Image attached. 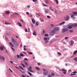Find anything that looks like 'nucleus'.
<instances>
[{
	"label": "nucleus",
	"instance_id": "nucleus-1",
	"mask_svg": "<svg viewBox=\"0 0 77 77\" xmlns=\"http://www.w3.org/2000/svg\"><path fill=\"white\" fill-rule=\"evenodd\" d=\"M72 13L74 14H72L71 15V17L73 18V20H74V19H75V17H74V15H75V16H77V12L76 11H73L72 12Z\"/></svg>",
	"mask_w": 77,
	"mask_h": 77
},
{
	"label": "nucleus",
	"instance_id": "nucleus-2",
	"mask_svg": "<svg viewBox=\"0 0 77 77\" xmlns=\"http://www.w3.org/2000/svg\"><path fill=\"white\" fill-rule=\"evenodd\" d=\"M49 39L48 37H45L44 38V40L45 41V44H46V43H48V42H49V41H48V40H49Z\"/></svg>",
	"mask_w": 77,
	"mask_h": 77
},
{
	"label": "nucleus",
	"instance_id": "nucleus-3",
	"mask_svg": "<svg viewBox=\"0 0 77 77\" xmlns=\"http://www.w3.org/2000/svg\"><path fill=\"white\" fill-rule=\"evenodd\" d=\"M69 29L66 28H63L61 30V32L63 33H64L65 32H66L67 31H68Z\"/></svg>",
	"mask_w": 77,
	"mask_h": 77
},
{
	"label": "nucleus",
	"instance_id": "nucleus-4",
	"mask_svg": "<svg viewBox=\"0 0 77 77\" xmlns=\"http://www.w3.org/2000/svg\"><path fill=\"white\" fill-rule=\"evenodd\" d=\"M43 70L44 71L43 74H44L45 75H48V71L45 69H43Z\"/></svg>",
	"mask_w": 77,
	"mask_h": 77
},
{
	"label": "nucleus",
	"instance_id": "nucleus-5",
	"mask_svg": "<svg viewBox=\"0 0 77 77\" xmlns=\"http://www.w3.org/2000/svg\"><path fill=\"white\" fill-rule=\"evenodd\" d=\"M73 27L72 24L70 23L69 25H68V29H71Z\"/></svg>",
	"mask_w": 77,
	"mask_h": 77
},
{
	"label": "nucleus",
	"instance_id": "nucleus-6",
	"mask_svg": "<svg viewBox=\"0 0 77 77\" xmlns=\"http://www.w3.org/2000/svg\"><path fill=\"white\" fill-rule=\"evenodd\" d=\"M12 41L14 45L15 44V42H17L16 41V40H14V39L13 38L12 39Z\"/></svg>",
	"mask_w": 77,
	"mask_h": 77
},
{
	"label": "nucleus",
	"instance_id": "nucleus-7",
	"mask_svg": "<svg viewBox=\"0 0 77 77\" xmlns=\"http://www.w3.org/2000/svg\"><path fill=\"white\" fill-rule=\"evenodd\" d=\"M69 19V17L68 16H67L65 18V20L66 21H68Z\"/></svg>",
	"mask_w": 77,
	"mask_h": 77
},
{
	"label": "nucleus",
	"instance_id": "nucleus-8",
	"mask_svg": "<svg viewBox=\"0 0 77 77\" xmlns=\"http://www.w3.org/2000/svg\"><path fill=\"white\" fill-rule=\"evenodd\" d=\"M72 73H73L74 74H72V73H71V74L70 75H75V74L77 73V72L75 71L74 72H72Z\"/></svg>",
	"mask_w": 77,
	"mask_h": 77
},
{
	"label": "nucleus",
	"instance_id": "nucleus-9",
	"mask_svg": "<svg viewBox=\"0 0 77 77\" xmlns=\"http://www.w3.org/2000/svg\"><path fill=\"white\" fill-rule=\"evenodd\" d=\"M65 22H63L59 24V26H62V25H63V24H65Z\"/></svg>",
	"mask_w": 77,
	"mask_h": 77
},
{
	"label": "nucleus",
	"instance_id": "nucleus-10",
	"mask_svg": "<svg viewBox=\"0 0 77 77\" xmlns=\"http://www.w3.org/2000/svg\"><path fill=\"white\" fill-rule=\"evenodd\" d=\"M62 71L63 72V73L64 74H66V72L67 71L66 70H64L63 69H62Z\"/></svg>",
	"mask_w": 77,
	"mask_h": 77
},
{
	"label": "nucleus",
	"instance_id": "nucleus-11",
	"mask_svg": "<svg viewBox=\"0 0 77 77\" xmlns=\"http://www.w3.org/2000/svg\"><path fill=\"white\" fill-rule=\"evenodd\" d=\"M5 49V47L3 46H2V47L0 46V49L1 51H3V49Z\"/></svg>",
	"mask_w": 77,
	"mask_h": 77
},
{
	"label": "nucleus",
	"instance_id": "nucleus-12",
	"mask_svg": "<svg viewBox=\"0 0 77 77\" xmlns=\"http://www.w3.org/2000/svg\"><path fill=\"white\" fill-rule=\"evenodd\" d=\"M2 59L3 60H5V57H4L0 55V59Z\"/></svg>",
	"mask_w": 77,
	"mask_h": 77
},
{
	"label": "nucleus",
	"instance_id": "nucleus-13",
	"mask_svg": "<svg viewBox=\"0 0 77 77\" xmlns=\"http://www.w3.org/2000/svg\"><path fill=\"white\" fill-rule=\"evenodd\" d=\"M32 22L33 24H35V20H34L33 19H32Z\"/></svg>",
	"mask_w": 77,
	"mask_h": 77
},
{
	"label": "nucleus",
	"instance_id": "nucleus-14",
	"mask_svg": "<svg viewBox=\"0 0 77 77\" xmlns=\"http://www.w3.org/2000/svg\"><path fill=\"white\" fill-rule=\"evenodd\" d=\"M5 14H10V12L8 11H5Z\"/></svg>",
	"mask_w": 77,
	"mask_h": 77
},
{
	"label": "nucleus",
	"instance_id": "nucleus-15",
	"mask_svg": "<svg viewBox=\"0 0 77 77\" xmlns=\"http://www.w3.org/2000/svg\"><path fill=\"white\" fill-rule=\"evenodd\" d=\"M18 23V24H19V26H20V27H22V25H21V23L20 22H17Z\"/></svg>",
	"mask_w": 77,
	"mask_h": 77
},
{
	"label": "nucleus",
	"instance_id": "nucleus-16",
	"mask_svg": "<svg viewBox=\"0 0 77 77\" xmlns=\"http://www.w3.org/2000/svg\"><path fill=\"white\" fill-rule=\"evenodd\" d=\"M72 26L73 27H77V24L76 23H75L74 24H72Z\"/></svg>",
	"mask_w": 77,
	"mask_h": 77
},
{
	"label": "nucleus",
	"instance_id": "nucleus-17",
	"mask_svg": "<svg viewBox=\"0 0 77 77\" xmlns=\"http://www.w3.org/2000/svg\"><path fill=\"white\" fill-rule=\"evenodd\" d=\"M59 28H58V27H57V28H55L54 29V30L55 31H57V30H59Z\"/></svg>",
	"mask_w": 77,
	"mask_h": 77
},
{
	"label": "nucleus",
	"instance_id": "nucleus-18",
	"mask_svg": "<svg viewBox=\"0 0 77 77\" xmlns=\"http://www.w3.org/2000/svg\"><path fill=\"white\" fill-rule=\"evenodd\" d=\"M49 34L51 36H53V35H54V34L52 32V31Z\"/></svg>",
	"mask_w": 77,
	"mask_h": 77
},
{
	"label": "nucleus",
	"instance_id": "nucleus-19",
	"mask_svg": "<svg viewBox=\"0 0 77 77\" xmlns=\"http://www.w3.org/2000/svg\"><path fill=\"white\" fill-rule=\"evenodd\" d=\"M52 32H53L54 34L56 33V31L54 29H53L52 31Z\"/></svg>",
	"mask_w": 77,
	"mask_h": 77
},
{
	"label": "nucleus",
	"instance_id": "nucleus-20",
	"mask_svg": "<svg viewBox=\"0 0 77 77\" xmlns=\"http://www.w3.org/2000/svg\"><path fill=\"white\" fill-rule=\"evenodd\" d=\"M76 53H77V51H74L73 54V55H74V54H75Z\"/></svg>",
	"mask_w": 77,
	"mask_h": 77
},
{
	"label": "nucleus",
	"instance_id": "nucleus-21",
	"mask_svg": "<svg viewBox=\"0 0 77 77\" xmlns=\"http://www.w3.org/2000/svg\"><path fill=\"white\" fill-rule=\"evenodd\" d=\"M35 68L36 69H37V70H38L39 71L40 70V68H39L38 67H35Z\"/></svg>",
	"mask_w": 77,
	"mask_h": 77
},
{
	"label": "nucleus",
	"instance_id": "nucleus-22",
	"mask_svg": "<svg viewBox=\"0 0 77 77\" xmlns=\"http://www.w3.org/2000/svg\"><path fill=\"white\" fill-rule=\"evenodd\" d=\"M48 77H54L53 76H51L50 74L48 75Z\"/></svg>",
	"mask_w": 77,
	"mask_h": 77
},
{
	"label": "nucleus",
	"instance_id": "nucleus-23",
	"mask_svg": "<svg viewBox=\"0 0 77 77\" xmlns=\"http://www.w3.org/2000/svg\"><path fill=\"white\" fill-rule=\"evenodd\" d=\"M42 5H43V6H46V7H47L48 6H47V5L43 3Z\"/></svg>",
	"mask_w": 77,
	"mask_h": 77
},
{
	"label": "nucleus",
	"instance_id": "nucleus-24",
	"mask_svg": "<svg viewBox=\"0 0 77 77\" xmlns=\"http://www.w3.org/2000/svg\"><path fill=\"white\" fill-rule=\"evenodd\" d=\"M51 75L52 76H54L55 75V74L54 73H53V72H51Z\"/></svg>",
	"mask_w": 77,
	"mask_h": 77
},
{
	"label": "nucleus",
	"instance_id": "nucleus-25",
	"mask_svg": "<svg viewBox=\"0 0 77 77\" xmlns=\"http://www.w3.org/2000/svg\"><path fill=\"white\" fill-rule=\"evenodd\" d=\"M21 65L23 66V68H25V65H24V64H23L22 63H21Z\"/></svg>",
	"mask_w": 77,
	"mask_h": 77
},
{
	"label": "nucleus",
	"instance_id": "nucleus-26",
	"mask_svg": "<svg viewBox=\"0 0 77 77\" xmlns=\"http://www.w3.org/2000/svg\"><path fill=\"white\" fill-rule=\"evenodd\" d=\"M74 60L76 62H77V57H75L74 58Z\"/></svg>",
	"mask_w": 77,
	"mask_h": 77
},
{
	"label": "nucleus",
	"instance_id": "nucleus-27",
	"mask_svg": "<svg viewBox=\"0 0 77 77\" xmlns=\"http://www.w3.org/2000/svg\"><path fill=\"white\" fill-rule=\"evenodd\" d=\"M55 1L56 2V4H57L59 3V2H58V0H55Z\"/></svg>",
	"mask_w": 77,
	"mask_h": 77
},
{
	"label": "nucleus",
	"instance_id": "nucleus-28",
	"mask_svg": "<svg viewBox=\"0 0 77 77\" xmlns=\"http://www.w3.org/2000/svg\"><path fill=\"white\" fill-rule=\"evenodd\" d=\"M45 30L43 29V35H44V33H45Z\"/></svg>",
	"mask_w": 77,
	"mask_h": 77
},
{
	"label": "nucleus",
	"instance_id": "nucleus-29",
	"mask_svg": "<svg viewBox=\"0 0 77 77\" xmlns=\"http://www.w3.org/2000/svg\"><path fill=\"white\" fill-rule=\"evenodd\" d=\"M9 44H10V45H11V46H12V47H14V45H12V43H11V42H10Z\"/></svg>",
	"mask_w": 77,
	"mask_h": 77
},
{
	"label": "nucleus",
	"instance_id": "nucleus-30",
	"mask_svg": "<svg viewBox=\"0 0 77 77\" xmlns=\"http://www.w3.org/2000/svg\"><path fill=\"white\" fill-rule=\"evenodd\" d=\"M57 54L59 55V56H60L61 55V54L60 52H58Z\"/></svg>",
	"mask_w": 77,
	"mask_h": 77
},
{
	"label": "nucleus",
	"instance_id": "nucleus-31",
	"mask_svg": "<svg viewBox=\"0 0 77 77\" xmlns=\"http://www.w3.org/2000/svg\"><path fill=\"white\" fill-rule=\"evenodd\" d=\"M36 26H38L39 25V23H38V22H36Z\"/></svg>",
	"mask_w": 77,
	"mask_h": 77
},
{
	"label": "nucleus",
	"instance_id": "nucleus-32",
	"mask_svg": "<svg viewBox=\"0 0 77 77\" xmlns=\"http://www.w3.org/2000/svg\"><path fill=\"white\" fill-rule=\"evenodd\" d=\"M19 67H20V69H22V70H24V69L23 68H22V67H21V66H19Z\"/></svg>",
	"mask_w": 77,
	"mask_h": 77
},
{
	"label": "nucleus",
	"instance_id": "nucleus-33",
	"mask_svg": "<svg viewBox=\"0 0 77 77\" xmlns=\"http://www.w3.org/2000/svg\"><path fill=\"white\" fill-rule=\"evenodd\" d=\"M29 74L30 75V76H32V73H31L30 72H28Z\"/></svg>",
	"mask_w": 77,
	"mask_h": 77
},
{
	"label": "nucleus",
	"instance_id": "nucleus-34",
	"mask_svg": "<svg viewBox=\"0 0 77 77\" xmlns=\"http://www.w3.org/2000/svg\"><path fill=\"white\" fill-rule=\"evenodd\" d=\"M28 53H29V54H31V55L33 54V53L32 52H28Z\"/></svg>",
	"mask_w": 77,
	"mask_h": 77
},
{
	"label": "nucleus",
	"instance_id": "nucleus-35",
	"mask_svg": "<svg viewBox=\"0 0 77 77\" xmlns=\"http://www.w3.org/2000/svg\"><path fill=\"white\" fill-rule=\"evenodd\" d=\"M45 14H47L48 13V11H47L46 10H45Z\"/></svg>",
	"mask_w": 77,
	"mask_h": 77
},
{
	"label": "nucleus",
	"instance_id": "nucleus-36",
	"mask_svg": "<svg viewBox=\"0 0 77 77\" xmlns=\"http://www.w3.org/2000/svg\"><path fill=\"white\" fill-rule=\"evenodd\" d=\"M69 31L70 33H72L73 32V30H70Z\"/></svg>",
	"mask_w": 77,
	"mask_h": 77
},
{
	"label": "nucleus",
	"instance_id": "nucleus-37",
	"mask_svg": "<svg viewBox=\"0 0 77 77\" xmlns=\"http://www.w3.org/2000/svg\"><path fill=\"white\" fill-rule=\"evenodd\" d=\"M20 56H22V57H24V56L23 55V54L20 53Z\"/></svg>",
	"mask_w": 77,
	"mask_h": 77
},
{
	"label": "nucleus",
	"instance_id": "nucleus-38",
	"mask_svg": "<svg viewBox=\"0 0 77 77\" xmlns=\"http://www.w3.org/2000/svg\"><path fill=\"white\" fill-rule=\"evenodd\" d=\"M25 65H28V64H27V62H25Z\"/></svg>",
	"mask_w": 77,
	"mask_h": 77
},
{
	"label": "nucleus",
	"instance_id": "nucleus-39",
	"mask_svg": "<svg viewBox=\"0 0 77 77\" xmlns=\"http://www.w3.org/2000/svg\"><path fill=\"white\" fill-rule=\"evenodd\" d=\"M17 59H19V57H20V55H17Z\"/></svg>",
	"mask_w": 77,
	"mask_h": 77
},
{
	"label": "nucleus",
	"instance_id": "nucleus-40",
	"mask_svg": "<svg viewBox=\"0 0 77 77\" xmlns=\"http://www.w3.org/2000/svg\"><path fill=\"white\" fill-rule=\"evenodd\" d=\"M33 35H34V36H36V33H35L34 32L33 33Z\"/></svg>",
	"mask_w": 77,
	"mask_h": 77
},
{
	"label": "nucleus",
	"instance_id": "nucleus-41",
	"mask_svg": "<svg viewBox=\"0 0 77 77\" xmlns=\"http://www.w3.org/2000/svg\"><path fill=\"white\" fill-rule=\"evenodd\" d=\"M47 18H50L51 17L49 16H47Z\"/></svg>",
	"mask_w": 77,
	"mask_h": 77
},
{
	"label": "nucleus",
	"instance_id": "nucleus-42",
	"mask_svg": "<svg viewBox=\"0 0 77 77\" xmlns=\"http://www.w3.org/2000/svg\"><path fill=\"white\" fill-rule=\"evenodd\" d=\"M51 26L52 27H53V26L54 25L53 24H51Z\"/></svg>",
	"mask_w": 77,
	"mask_h": 77
},
{
	"label": "nucleus",
	"instance_id": "nucleus-43",
	"mask_svg": "<svg viewBox=\"0 0 77 77\" xmlns=\"http://www.w3.org/2000/svg\"><path fill=\"white\" fill-rule=\"evenodd\" d=\"M20 21L21 22H22V23H24V20H20Z\"/></svg>",
	"mask_w": 77,
	"mask_h": 77
},
{
	"label": "nucleus",
	"instance_id": "nucleus-44",
	"mask_svg": "<svg viewBox=\"0 0 77 77\" xmlns=\"http://www.w3.org/2000/svg\"><path fill=\"white\" fill-rule=\"evenodd\" d=\"M5 24H6V25H7V24H11L8 23H5Z\"/></svg>",
	"mask_w": 77,
	"mask_h": 77
},
{
	"label": "nucleus",
	"instance_id": "nucleus-45",
	"mask_svg": "<svg viewBox=\"0 0 77 77\" xmlns=\"http://www.w3.org/2000/svg\"><path fill=\"white\" fill-rule=\"evenodd\" d=\"M70 42L72 43H74V41L73 40H71L70 41Z\"/></svg>",
	"mask_w": 77,
	"mask_h": 77
},
{
	"label": "nucleus",
	"instance_id": "nucleus-46",
	"mask_svg": "<svg viewBox=\"0 0 77 77\" xmlns=\"http://www.w3.org/2000/svg\"><path fill=\"white\" fill-rule=\"evenodd\" d=\"M14 14H16V15H18V13H17V12H15L14 13Z\"/></svg>",
	"mask_w": 77,
	"mask_h": 77
},
{
	"label": "nucleus",
	"instance_id": "nucleus-47",
	"mask_svg": "<svg viewBox=\"0 0 77 77\" xmlns=\"http://www.w3.org/2000/svg\"><path fill=\"white\" fill-rule=\"evenodd\" d=\"M24 60H28V59H27V58H24Z\"/></svg>",
	"mask_w": 77,
	"mask_h": 77
},
{
	"label": "nucleus",
	"instance_id": "nucleus-48",
	"mask_svg": "<svg viewBox=\"0 0 77 77\" xmlns=\"http://www.w3.org/2000/svg\"><path fill=\"white\" fill-rule=\"evenodd\" d=\"M25 32H27L28 31H27V29H25Z\"/></svg>",
	"mask_w": 77,
	"mask_h": 77
},
{
	"label": "nucleus",
	"instance_id": "nucleus-49",
	"mask_svg": "<svg viewBox=\"0 0 77 77\" xmlns=\"http://www.w3.org/2000/svg\"><path fill=\"white\" fill-rule=\"evenodd\" d=\"M21 76L22 77H26V76H25L23 75H21Z\"/></svg>",
	"mask_w": 77,
	"mask_h": 77
},
{
	"label": "nucleus",
	"instance_id": "nucleus-50",
	"mask_svg": "<svg viewBox=\"0 0 77 77\" xmlns=\"http://www.w3.org/2000/svg\"><path fill=\"white\" fill-rule=\"evenodd\" d=\"M36 15H38L39 16V17H40V15H39V14L38 13H36Z\"/></svg>",
	"mask_w": 77,
	"mask_h": 77
},
{
	"label": "nucleus",
	"instance_id": "nucleus-51",
	"mask_svg": "<svg viewBox=\"0 0 77 77\" xmlns=\"http://www.w3.org/2000/svg\"><path fill=\"white\" fill-rule=\"evenodd\" d=\"M29 71L31 72H33V71L31 70H29Z\"/></svg>",
	"mask_w": 77,
	"mask_h": 77
},
{
	"label": "nucleus",
	"instance_id": "nucleus-52",
	"mask_svg": "<svg viewBox=\"0 0 77 77\" xmlns=\"http://www.w3.org/2000/svg\"><path fill=\"white\" fill-rule=\"evenodd\" d=\"M54 12H55V13H56V14H57V11H56V10H55L54 11Z\"/></svg>",
	"mask_w": 77,
	"mask_h": 77
},
{
	"label": "nucleus",
	"instance_id": "nucleus-53",
	"mask_svg": "<svg viewBox=\"0 0 77 77\" xmlns=\"http://www.w3.org/2000/svg\"><path fill=\"white\" fill-rule=\"evenodd\" d=\"M37 64L38 66H39L41 65V63H37Z\"/></svg>",
	"mask_w": 77,
	"mask_h": 77
},
{
	"label": "nucleus",
	"instance_id": "nucleus-54",
	"mask_svg": "<svg viewBox=\"0 0 77 77\" xmlns=\"http://www.w3.org/2000/svg\"><path fill=\"white\" fill-rule=\"evenodd\" d=\"M29 68L30 69H32V66H30L29 67Z\"/></svg>",
	"mask_w": 77,
	"mask_h": 77
},
{
	"label": "nucleus",
	"instance_id": "nucleus-55",
	"mask_svg": "<svg viewBox=\"0 0 77 77\" xmlns=\"http://www.w3.org/2000/svg\"><path fill=\"white\" fill-rule=\"evenodd\" d=\"M45 36H48V34H45Z\"/></svg>",
	"mask_w": 77,
	"mask_h": 77
},
{
	"label": "nucleus",
	"instance_id": "nucleus-56",
	"mask_svg": "<svg viewBox=\"0 0 77 77\" xmlns=\"http://www.w3.org/2000/svg\"><path fill=\"white\" fill-rule=\"evenodd\" d=\"M31 26L32 27H33V24H32L31 25Z\"/></svg>",
	"mask_w": 77,
	"mask_h": 77
},
{
	"label": "nucleus",
	"instance_id": "nucleus-57",
	"mask_svg": "<svg viewBox=\"0 0 77 77\" xmlns=\"http://www.w3.org/2000/svg\"><path fill=\"white\" fill-rule=\"evenodd\" d=\"M27 7L28 8H30V5H28L27 6Z\"/></svg>",
	"mask_w": 77,
	"mask_h": 77
},
{
	"label": "nucleus",
	"instance_id": "nucleus-58",
	"mask_svg": "<svg viewBox=\"0 0 77 77\" xmlns=\"http://www.w3.org/2000/svg\"><path fill=\"white\" fill-rule=\"evenodd\" d=\"M26 14H27V15L29 14V12H26Z\"/></svg>",
	"mask_w": 77,
	"mask_h": 77
},
{
	"label": "nucleus",
	"instance_id": "nucleus-59",
	"mask_svg": "<svg viewBox=\"0 0 77 77\" xmlns=\"http://www.w3.org/2000/svg\"><path fill=\"white\" fill-rule=\"evenodd\" d=\"M23 53H24V54H27V53H26L25 52H23Z\"/></svg>",
	"mask_w": 77,
	"mask_h": 77
},
{
	"label": "nucleus",
	"instance_id": "nucleus-60",
	"mask_svg": "<svg viewBox=\"0 0 77 77\" xmlns=\"http://www.w3.org/2000/svg\"><path fill=\"white\" fill-rule=\"evenodd\" d=\"M40 20L41 21H42V22H44V20Z\"/></svg>",
	"mask_w": 77,
	"mask_h": 77
},
{
	"label": "nucleus",
	"instance_id": "nucleus-61",
	"mask_svg": "<svg viewBox=\"0 0 77 77\" xmlns=\"http://www.w3.org/2000/svg\"><path fill=\"white\" fill-rule=\"evenodd\" d=\"M24 50L26 51V48H24Z\"/></svg>",
	"mask_w": 77,
	"mask_h": 77
},
{
	"label": "nucleus",
	"instance_id": "nucleus-62",
	"mask_svg": "<svg viewBox=\"0 0 77 77\" xmlns=\"http://www.w3.org/2000/svg\"><path fill=\"white\" fill-rule=\"evenodd\" d=\"M10 63H12V64H13V62L11 61H10Z\"/></svg>",
	"mask_w": 77,
	"mask_h": 77
},
{
	"label": "nucleus",
	"instance_id": "nucleus-63",
	"mask_svg": "<svg viewBox=\"0 0 77 77\" xmlns=\"http://www.w3.org/2000/svg\"><path fill=\"white\" fill-rule=\"evenodd\" d=\"M65 39H68V37H66L65 38Z\"/></svg>",
	"mask_w": 77,
	"mask_h": 77
},
{
	"label": "nucleus",
	"instance_id": "nucleus-64",
	"mask_svg": "<svg viewBox=\"0 0 77 77\" xmlns=\"http://www.w3.org/2000/svg\"><path fill=\"white\" fill-rule=\"evenodd\" d=\"M51 11H54V10L53 9V8H52V9L51 10Z\"/></svg>",
	"mask_w": 77,
	"mask_h": 77
}]
</instances>
